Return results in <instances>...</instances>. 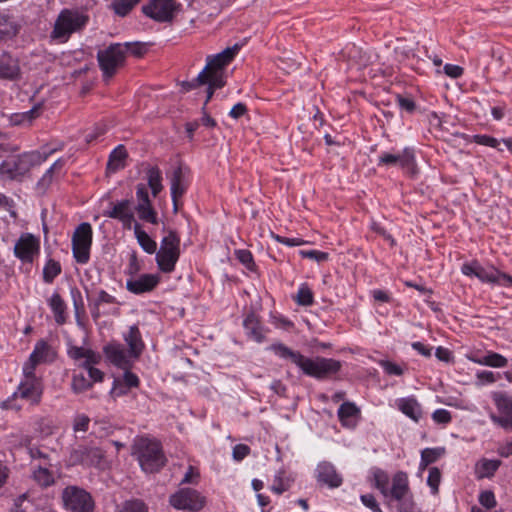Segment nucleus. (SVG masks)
Here are the masks:
<instances>
[{
    "label": "nucleus",
    "instance_id": "nucleus-45",
    "mask_svg": "<svg viewBox=\"0 0 512 512\" xmlns=\"http://www.w3.org/2000/svg\"><path fill=\"white\" fill-rule=\"evenodd\" d=\"M473 142L479 145L488 146L497 149L498 151H503L501 147V141L485 134H476L472 137Z\"/></svg>",
    "mask_w": 512,
    "mask_h": 512
},
{
    "label": "nucleus",
    "instance_id": "nucleus-35",
    "mask_svg": "<svg viewBox=\"0 0 512 512\" xmlns=\"http://www.w3.org/2000/svg\"><path fill=\"white\" fill-rule=\"evenodd\" d=\"M20 26L8 15H0V37L12 38L19 32Z\"/></svg>",
    "mask_w": 512,
    "mask_h": 512
},
{
    "label": "nucleus",
    "instance_id": "nucleus-19",
    "mask_svg": "<svg viewBox=\"0 0 512 512\" xmlns=\"http://www.w3.org/2000/svg\"><path fill=\"white\" fill-rule=\"evenodd\" d=\"M55 357L56 353L52 347L45 340H39L35 344L28 361L24 364L23 371L32 374L38 364L52 362Z\"/></svg>",
    "mask_w": 512,
    "mask_h": 512
},
{
    "label": "nucleus",
    "instance_id": "nucleus-57",
    "mask_svg": "<svg viewBox=\"0 0 512 512\" xmlns=\"http://www.w3.org/2000/svg\"><path fill=\"white\" fill-rule=\"evenodd\" d=\"M432 419L438 424H448L451 422L452 416L446 409H437L432 413Z\"/></svg>",
    "mask_w": 512,
    "mask_h": 512
},
{
    "label": "nucleus",
    "instance_id": "nucleus-42",
    "mask_svg": "<svg viewBox=\"0 0 512 512\" xmlns=\"http://www.w3.org/2000/svg\"><path fill=\"white\" fill-rule=\"evenodd\" d=\"M91 387L92 382L83 373L73 375L71 388L74 393H82Z\"/></svg>",
    "mask_w": 512,
    "mask_h": 512
},
{
    "label": "nucleus",
    "instance_id": "nucleus-56",
    "mask_svg": "<svg viewBox=\"0 0 512 512\" xmlns=\"http://www.w3.org/2000/svg\"><path fill=\"white\" fill-rule=\"evenodd\" d=\"M501 465L500 460H484L482 463L483 476L491 477Z\"/></svg>",
    "mask_w": 512,
    "mask_h": 512
},
{
    "label": "nucleus",
    "instance_id": "nucleus-21",
    "mask_svg": "<svg viewBox=\"0 0 512 512\" xmlns=\"http://www.w3.org/2000/svg\"><path fill=\"white\" fill-rule=\"evenodd\" d=\"M188 173V168L179 165L173 170L170 177V190L174 212H177L178 200L185 194L188 188Z\"/></svg>",
    "mask_w": 512,
    "mask_h": 512
},
{
    "label": "nucleus",
    "instance_id": "nucleus-30",
    "mask_svg": "<svg viewBox=\"0 0 512 512\" xmlns=\"http://www.w3.org/2000/svg\"><path fill=\"white\" fill-rule=\"evenodd\" d=\"M128 154L124 145L117 146L109 155L107 162V170L109 172H116L125 167V160Z\"/></svg>",
    "mask_w": 512,
    "mask_h": 512
},
{
    "label": "nucleus",
    "instance_id": "nucleus-50",
    "mask_svg": "<svg viewBox=\"0 0 512 512\" xmlns=\"http://www.w3.org/2000/svg\"><path fill=\"white\" fill-rule=\"evenodd\" d=\"M209 81V79L206 77L205 73L201 71L196 78H194L191 81H183L181 86L184 91L188 92L191 91L201 85H205L206 82Z\"/></svg>",
    "mask_w": 512,
    "mask_h": 512
},
{
    "label": "nucleus",
    "instance_id": "nucleus-14",
    "mask_svg": "<svg viewBox=\"0 0 512 512\" xmlns=\"http://www.w3.org/2000/svg\"><path fill=\"white\" fill-rule=\"evenodd\" d=\"M40 252V240L31 233H22L14 246V255L24 264H32Z\"/></svg>",
    "mask_w": 512,
    "mask_h": 512
},
{
    "label": "nucleus",
    "instance_id": "nucleus-31",
    "mask_svg": "<svg viewBox=\"0 0 512 512\" xmlns=\"http://www.w3.org/2000/svg\"><path fill=\"white\" fill-rule=\"evenodd\" d=\"M146 179L153 197H157L163 190L161 170L157 166L149 167L146 171Z\"/></svg>",
    "mask_w": 512,
    "mask_h": 512
},
{
    "label": "nucleus",
    "instance_id": "nucleus-55",
    "mask_svg": "<svg viewBox=\"0 0 512 512\" xmlns=\"http://www.w3.org/2000/svg\"><path fill=\"white\" fill-rule=\"evenodd\" d=\"M396 101L402 110L408 113H413L416 109V104L412 98L404 97L400 94L396 95Z\"/></svg>",
    "mask_w": 512,
    "mask_h": 512
},
{
    "label": "nucleus",
    "instance_id": "nucleus-63",
    "mask_svg": "<svg viewBox=\"0 0 512 512\" xmlns=\"http://www.w3.org/2000/svg\"><path fill=\"white\" fill-rule=\"evenodd\" d=\"M88 370V379L93 382H101L103 380V372L97 368L90 366V362L84 365Z\"/></svg>",
    "mask_w": 512,
    "mask_h": 512
},
{
    "label": "nucleus",
    "instance_id": "nucleus-46",
    "mask_svg": "<svg viewBox=\"0 0 512 512\" xmlns=\"http://www.w3.org/2000/svg\"><path fill=\"white\" fill-rule=\"evenodd\" d=\"M119 512H148V507L142 500H127L123 503Z\"/></svg>",
    "mask_w": 512,
    "mask_h": 512
},
{
    "label": "nucleus",
    "instance_id": "nucleus-40",
    "mask_svg": "<svg viewBox=\"0 0 512 512\" xmlns=\"http://www.w3.org/2000/svg\"><path fill=\"white\" fill-rule=\"evenodd\" d=\"M292 480L289 477H285V472L280 470L274 477L273 485L271 490L276 494H282L287 491L291 486Z\"/></svg>",
    "mask_w": 512,
    "mask_h": 512
},
{
    "label": "nucleus",
    "instance_id": "nucleus-60",
    "mask_svg": "<svg viewBox=\"0 0 512 512\" xmlns=\"http://www.w3.org/2000/svg\"><path fill=\"white\" fill-rule=\"evenodd\" d=\"M125 373H124V376H123V384L127 387V388H134V387H138L139 386V378L136 374L130 372L128 369H125Z\"/></svg>",
    "mask_w": 512,
    "mask_h": 512
},
{
    "label": "nucleus",
    "instance_id": "nucleus-62",
    "mask_svg": "<svg viewBox=\"0 0 512 512\" xmlns=\"http://www.w3.org/2000/svg\"><path fill=\"white\" fill-rule=\"evenodd\" d=\"M381 366L383 367L384 371L389 375L400 376L403 374V369L399 365L391 361H383L381 363Z\"/></svg>",
    "mask_w": 512,
    "mask_h": 512
},
{
    "label": "nucleus",
    "instance_id": "nucleus-6",
    "mask_svg": "<svg viewBox=\"0 0 512 512\" xmlns=\"http://www.w3.org/2000/svg\"><path fill=\"white\" fill-rule=\"evenodd\" d=\"M239 50L240 46L235 44L232 47H227L216 55L207 57L206 66L202 71L213 86H225V68L234 59Z\"/></svg>",
    "mask_w": 512,
    "mask_h": 512
},
{
    "label": "nucleus",
    "instance_id": "nucleus-7",
    "mask_svg": "<svg viewBox=\"0 0 512 512\" xmlns=\"http://www.w3.org/2000/svg\"><path fill=\"white\" fill-rule=\"evenodd\" d=\"M180 257V237L174 230L162 238L160 248L156 251V263L160 271L171 273Z\"/></svg>",
    "mask_w": 512,
    "mask_h": 512
},
{
    "label": "nucleus",
    "instance_id": "nucleus-38",
    "mask_svg": "<svg viewBox=\"0 0 512 512\" xmlns=\"http://www.w3.org/2000/svg\"><path fill=\"white\" fill-rule=\"evenodd\" d=\"M61 272V264L54 259H49L43 268V281L51 284Z\"/></svg>",
    "mask_w": 512,
    "mask_h": 512
},
{
    "label": "nucleus",
    "instance_id": "nucleus-47",
    "mask_svg": "<svg viewBox=\"0 0 512 512\" xmlns=\"http://www.w3.org/2000/svg\"><path fill=\"white\" fill-rule=\"evenodd\" d=\"M440 482H441V472H440L439 468L431 467L429 469L427 484L431 488L432 494H434V495L438 494Z\"/></svg>",
    "mask_w": 512,
    "mask_h": 512
},
{
    "label": "nucleus",
    "instance_id": "nucleus-23",
    "mask_svg": "<svg viewBox=\"0 0 512 512\" xmlns=\"http://www.w3.org/2000/svg\"><path fill=\"white\" fill-rule=\"evenodd\" d=\"M131 206V200L124 199L113 204L112 208L105 211L104 215L109 218L119 220L125 227H130L131 223L134 221V214Z\"/></svg>",
    "mask_w": 512,
    "mask_h": 512
},
{
    "label": "nucleus",
    "instance_id": "nucleus-33",
    "mask_svg": "<svg viewBox=\"0 0 512 512\" xmlns=\"http://www.w3.org/2000/svg\"><path fill=\"white\" fill-rule=\"evenodd\" d=\"M134 234L140 247L148 254H154L157 251V243L144 230L140 224L134 226Z\"/></svg>",
    "mask_w": 512,
    "mask_h": 512
},
{
    "label": "nucleus",
    "instance_id": "nucleus-10",
    "mask_svg": "<svg viewBox=\"0 0 512 512\" xmlns=\"http://www.w3.org/2000/svg\"><path fill=\"white\" fill-rule=\"evenodd\" d=\"M92 245V227L89 223H81L72 236L73 257L79 264H86L90 259Z\"/></svg>",
    "mask_w": 512,
    "mask_h": 512
},
{
    "label": "nucleus",
    "instance_id": "nucleus-1",
    "mask_svg": "<svg viewBox=\"0 0 512 512\" xmlns=\"http://www.w3.org/2000/svg\"><path fill=\"white\" fill-rule=\"evenodd\" d=\"M275 355L284 360H289L306 376L323 380L337 374L342 367L339 360L317 356L309 358L301 352L292 350L283 343H274L268 347Z\"/></svg>",
    "mask_w": 512,
    "mask_h": 512
},
{
    "label": "nucleus",
    "instance_id": "nucleus-17",
    "mask_svg": "<svg viewBox=\"0 0 512 512\" xmlns=\"http://www.w3.org/2000/svg\"><path fill=\"white\" fill-rule=\"evenodd\" d=\"M104 457V451L96 446L80 444L70 453V461L73 464L97 466Z\"/></svg>",
    "mask_w": 512,
    "mask_h": 512
},
{
    "label": "nucleus",
    "instance_id": "nucleus-53",
    "mask_svg": "<svg viewBox=\"0 0 512 512\" xmlns=\"http://www.w3.org/2000/svg\"><path fill=\"white\" fill-rule=\"evenodd\" d=\"M90 418L85 414L76 415L73 421V430L75 432H86L88 430Z\"/></svg>",
    "mask_w": 512,
    "mask_h": 512
},
{
    "label": "nucleus",
    "instance_id": "nucleus-13",
    "mask_svg": "<svg viewBox=\"0 0 512 512\" xmlns=\"http://www.w3.org/2000/svg\"><path fill=\"white\" fill-rule=\"evenodd\" d=\"M378 166H399L405 173L415 175L417 172L414 150L406 147L401 153H383L379 156Z\"/></svg>",
    "mask_w": 512,
    "mask_h": 512
},
{
    "label": "nucleus",
    "instance_id": "nucleus-61",
    "mask_svg": "<svg viewBox=\"0 0 512 512\" xmlns=\"http://www.w3.org/2000/svg\"><path fill=\"white\" fill-rule=\"evenodd\" d=\"M362 503L370 508L373 512H382L375 497L372 494H365L361 496Z\"/></svg>",
    "mask_w": 512,
    "mask_h": 512
},
{
    "label": "nucleus",
    "instance_id": "nucleus-49",
    "mask_svg": "<svg viewBox=\"0 0 512 512\" xmlns=\"http://www.w3.org/2000/svg\"><path fill=\"white\" fill-rule=\"evenodd\" d=\"M296 301L299 305L309 306L313 303V293L307 286H302L298 290Z\"/></svg>",
    "mask_w": 512,
    "mask_h": 512
},
{
    "label": "nucleus",
    "instance_id": "nucleus-22",
    "mask_svg": "<svg viewBox=\"0 0 512 512\" xmlns=\"http://www.w3.org/2000/svg\"><path fill=\"white\" fill-rule=\"evenodd\" d=\"M104 353L107 359L115 366L121 369H128L131 365V357L128 350H125L122 344L112 342L104 347Z\"/></svg>",
    "mask_w": 512,
    "mask_h": 512
},
{
    "label": "nucleus",
    "instance_id": "nucleus-37",
    "mask_svg": "<svg viewBox=\"0 0 512 512\" xmlns=\"http://www.w3.org/2000/svg\"><path fill=\"white\" fill-rule=\"evenodd\" d=\"M38 108L33 107L29 111L22 113H14L9 116V121L12 126H20L25 124H30L33 119H35L38 115Z\"/></svg>",
    "mask_w": 512,
    "mask_h": 512
},
{
    "label": "nucleus",
    "instance_id": "nucleus-5",
    "mask_svg": "<svg viewBox=\"0 0 512 512\" xmlns=\"http://www.w3.org/2000/svg\"><path fill=\"white\" fill-rule=\"evenodd\" d=\"M88 20V15L77 9H63L55 20L50 37L65 43L73 33L80 32L87 25Z\"/></svg>",
    "mask_w": 512,
    "mask_h": 512
},
{
    "label": "nucleus",
    "instance_id": "nucleus-64",
    "mask_svg": "<svg viewBox=\"0 0 512 512\" xmlns=\"http://www.w3.org/2000/svg\"><path fill=\"white\" fill-rule=\"evenodd\" d=\"M94 302H96V306H101L102 304H114L116 303V298L107 293L105 290H100Z\"/></svg>",
    "mask_w": 512,
    "mask_h": 512
},
{
    "label": "nucleus",
    "instance_id": "nucleus-48",
    "mask_svg": "<svg viewBox=\"0 0 512 512\" xmlns=\"http://www.w3.org/2000/svg\"><path fill=\"white\" fill-rule=\"evenodd\" d=\"M69 356L74 360H79L82 358H86L88 362H92L93 352L88 349H84L83 347L73 346L68 350Z\"/></svg>",
    "mask_w": 512,
    "mask_h": 512
},
{
    "label": "nucleus",
    "instance_id": "nucleus-41",
    "mask_svg": "<svg viewBox=\"0 0 512 512\" xmlns=\"http://www.w3.org/2000/svg\"><path fill=\"white\" fill-rule=\"evenodd\" d=\"M476 362L481 365L502 368L507 365L508 360L501 354L490 352L487 355H485L481 360H477Z\"/></svg>",
    "mask_w": 512,
    "mask_h": 512
},
{
    "label": "nucleus",
    "instance_id": "nucleus-43",
    "mask_svg": "<svg viewBox=\"0 0 512 512\" xmlns=\"http://www.w3.org/2000/svg\"><path fill=\"white\" fill-rule=\"evenodd\" d=\"M139 1L140 0H114L111 6L117 15L124 17Z\"/></svg>",
    "mask_w": 512,
    "mask_h": 512
},
{
    "label": "nucleus",
    "instance_id": "nucleus-44",
    "mask_svg": "<svg viewBox=\"0 0 512 512\" xmlns=\"http://www.w3.org/2000/svg\"><path fill=\"white\" fill-rule=\"evenodd\" d=\"M126 50H124L125 57L127 54H131L134 57L141 58L147 52V46L142 42H126L122 44Z\"/></svg>",
    "mask_w": 512,
    "mask_h": 512
},
{
    "label": "nucleus",
    "instance_id": "nucleus-28",
    "mask_svg": "<svg viewBox=\"0 0 512 512\" xmlns=\"http://www.w3.org/2000/svg\"><path fill=\"white\" fill-rule=\"evenodd\" d=\"M48 305L51 308L55 322L58 325H63L66 322V310L67 305L61 295L57 292L53 293L50 299L48 300Z\"/></svg>",
    "mask_w": 512,
    "mask_h": 512
},
{
    "label": "nucleus",
    "instance_id": "nucleus-4",
    "mask_svg": "<svg viewBox=\"0 0 512 512\" xmlns=\"http://www.w3.org/2000/svg\"><path fill=\"white\" fill-rule=\"evenodd\" d=\"M133 454L137 457L141 468L148 473L159 471L166 463L161 443L155 439L141 437L133 446Z\"/></svg>",
    "mask_w": 512,
    "mask_h": 512
},
{
    "label": "nucleus",
    "instance_id": "nucleus-34",
    "mask_svg": "<svg viewBox=\"0 0 512 512\" xmlns=\"http://www.w3.org/2000/svg\"><path fill=\"white\" fill-rule=\"evenodd\" d=\"M135 210L138 214V217L140 220L151 223V224H157L158 217L157 212L152 206L151 200H147L145 202L137 203L135 206Z\"/></svg>",
    "mask_w": 512,
    "mask_h": 512
},
{
    "label": "nucleus",
    "instance_id": "nucleus-11",
    "mask_svg": "<svg viewBox=\"0 0 512 512\" xmlns=\"http://www.w3.org/2000/svg\"><path fill=\"white\" fill-rule=\"evenodd\" d=\"M64 508L71 512H93L94 501L91 495L77 486H67L62 491Z\"/></svg>",
    "mask_w": 512,
    "mask_h": 512
},
{
    "label": "nucleus",
    "instance_id": "nucleus-2",
    "mask_svg": "<svg viewBox=\"0 0 512 512\" xmlns=\"http://www.w3.org/2000/svg\"><path fill=\"white\" fill-rule=\"evenodd\" d=\"M373 479L375 487L380 490L386 499L398 503L397 509L399 512H413L414 501L405 472L399 471L393 476L390 489L388 488L389 476L385 471L376 468L373 471Z\"/></svg>",
    "mask_w": 512,
    "mask_h": 512
},
{
    "label": "nucleus",
    "instance_id": "nucleus-24",
    "mask_svg": "<svg viewBox=\"0 0 512 512\" xmlns=\"http://www.w3.org/2000/svg\"><path fill=\"white\" fill-rule=\"evenodd\" d=\"M159 276L155 274H142L138 278L127 280L126 288L133 294H142L152 291L159 283Z\"/></svg>",
    "mask_w": 512,
    "mask_h": 512
},
{
    "label": "nucleus",
    "instance_id": "nucleus-52",
    "mask_svg": "<svg viewBox=\"0 0 512 512\" xmlns=\"http://www.w3.org/2000/svg\"><path fill=\"white\" fill-rule=\"evenodd\" d=\"M299 253L303 258H309L318 263L324 262L329 258L328 253L318 250H301Z\"/></svg>",
    "mask_w": 512,
    "mask_h": 512
},
{
    "label": "nucleus",
    "instance_id": "nucleus-20",
    "mask_svg": "<svg viewBox=\"0 0 512 512\" xmlns=\"http://www.w3.org/2000/svg\"><path fill=\"white\" fill-rule=\"evenodd\" d=\"M174 9L173 0H151L142 7V11L146 16L158 22L171 21Z\"/></svg>",
    "mask_w": 512,
    "mask_h": 512
},
{
    "label": "nucleus",
    "instance_id": "nucleus-8",
    "mask_svg": "<svg viewBox=\"0 0 512 512\" xmlns=\"http://www.w3.org/2000/svg\"><path fill=\"white\" fill-rule=\"evenodd\" d=\"M124 50L122 43H113L98 51V64L105 78L114 76L117 69L125 64Z\"/></svg>",
    "mask_w": 512,
    "mask_h": 512
},
{
    "label": "nucleus",
    "instance_id": "nucleus-12",
    "mask_svg": "<svg viewBox=\"0 0 512 512\" xmlns=\"http://www.w3.org/2000/svg\"><path fill=\"white\" fill-rule=\"evenodd\" d=\"M169 503L177 510L199 512L206 504V498L192 488H182L169 497Z\"/></svg>",
    "mask_w": 512,
    "mask_h": 512
},
{
    "label": "nucleus",
    "instance_id": "nucleus-36",
    "mask_svg": "<svg viewBox=\"0 0 512 512\" xmlns=\"http://www.w3.org/2000/svg\"><path fill=\"white\" fill-rule=\"evenodd\" d=\"M445 454L444 447L425 448L421 452L420 468L424 469L428 465L436 462L440 457Z\"/></svg>",
    "mask_w": 512,
    "mask_h": 512
},
{
    "label": "nucleus",
    "instance_id": "nucleus-18",
    "mask_svg": "<svg viewBox=\"0 0 512 512\" xmlns=\"http://www.w3.org/2000/svg\"><path fill=\"white\" fill-rule=\"evenodd\" d=\"M315 478L320 486H326L330 489L338 488L343 483L342 475L329 461H321L318 463L315 469Z\"/></svg>",
    "mask_w": 512,
    "mask_h": 512
},
{
    "label": "nucleus",
    "instance_id": "nucleus-15",
    "mask_svg": "<svg viewBox=\"0 0 512 512\" xmlns=\"http://www.w3.org/2000/svg\"><path fill=\"white\" fill-rule=\"evenodd\" d=\"M23 373L25 380L19 384L14 396L25 399L31 404H38L43 393L42 382L36 377L35 371H32V374H29L28 371H23Z\"/></svg>",
    "mask_w": 512,
    "mask_h": 512
},
{
    "label": "nucleus",
    "instance_id": "nucleus-16",
    "mask_svg": "<svg viewBox=\"0 0 512 512\" xmlns=\"http://www.w3.org/2000/svg\"><path fill=\"white\" fill-rule=\"evenodd\" d=\"M493 401L500 415H491V420L504 429L512 428V397L503 392H495Z\"/></svg>",
    "mask_w": 512,
    "mask_h": 512
},
{
    "label": "nucleus",
    "instance_id": "nucleus-25",
    "mask_svg": "<svg viewBox=\"0 0 512 512\" xmlns=\"http://www.w3.org/2000/svg\"><path fill=\"white\" fill-rule=\"evenodd\" d=\"M123 339L128 346V354L133 359H138L145 349V343L138 325H132L123 334Z\"/></svg>",
    "mask_w": 512,
    "mask_h": 512
},
{
    "label": "nucleus",
    "instance_id": "nucleus-9",
    "mask_svg": "<svg viewBox=\"0 0 512 512\" xmlns=\"http://www.w3.org/2000/svg\"><path fill=\"white\" fill-rule=\"evenodd\" d=\"M462 273L467 276H476L482 282L498 284L501 286H512V276L500 272L494 267L485 268L478 262L465 263L462 265Z\"/></svg>",
    "mask_w": 512,
    "mask_h": 512
},
{
    "label": "nucleus",
    "instance_id": "nucleus-39",
    "mask_svg": "<svg viewBox=\"0 0 512 512\" xmlns=\"http://www.w3.org/2000/svg\"><path fill=\"white\" fill-rule=\"evenodd\" d=\"M359 412L360 410L354 403L344 402L338 409V418L344 426H347L349 419L355 417Z\"/></svg>",
    "mask_w": 512,
    "mask_h": 512
},
{
    "label": "nucleus",
    "instance_id": "nucleus-27",
    "mask_svg": "<svg viewBox=\"0 0 512 512\" xmlns=\"http://www.w3.org/2000/svg\"><path fill=\"white\" fill-rule=\"evenodd\" d=\"M243 327L246 334L252 340L261 343L265 339L263 327L261 325L259 317L253 312L247 313L243 320Z\"/></svg>",
    "mask_w": 512,
    "mask_h": 512
},
{
    "label": "nucleus",
    "instance_id": "nucleus-32",
    "mask_svg": "<svg viewBox=\"0 0 512 512\" xmlns=\"http://www.w3.org/2000/svg\"><path fill=\"white\" fill-rule=\"evenodd\" d=\"M50 465L38 464L34 467L32 477L41 487H49L54 484V476L49 470Z\"/></svg>",
    "mask_w": 512,
    "mask_h": 512
},
{
    "label": "nucleus",
    "instance_id": "nucleus-54",
    "mask_svg": "<svg viewBox=\"0 0 512 512\" xmlns=\"http://www.w3.org/2000/svg\"><path fill=\"white\" fill-rule=\"evenodd\" d=\"M479 503L487 509L494 508L496 506L494 493L490 490L481 492L479 495Z\"/></svg>",
    "mask_w": 512,
    "mask_h": 512
},
{
    "label": "nucleus",
    "instance_id": "nucleus-3",
    "mask_svg": "<svg viewBox=\"0 0 512 512\" xmlns=\"http://www.w3.org/2000/svg\"><path fill=\"white\" fill-rule=\"evenodd\" d=\"M53 150L40 152L30 151L11 156L0 165V174L9 180H17L26 175L34 166L44 162Z\"/></svg>",
    "mask_w": 512,
    "mask_h": 512
},
{
    "label": "nucleus",
    "instance_id": "nucleus-26",
    "mask_svg": "<svg viewBox=\"0 0 512 512\" xmlns=\"http://www.w3.org/2000/svg\"><path fill=\"white\" fill-rule=\"evenodd\" d=\"M20 76V66L16 58L8 53L0 55V79L14 81Z\"/></svg>",
    "mask_w": 512,
    "mask_h": 512
},
{
    "label": "nucleus",
    "instance_id": "nucleus-29",
    "mask_svg": "<svg viewBox=\"0 0 512 512\" xmlns=\"http://www.w3.org/2000/svg\"><path fill=\"white\" fill-rule=\"evenodd\" d=\"M398 408L403 414L415 422H418L422 417L421 406L414 398L408 397L400 399L398 402Z\"/></svg>",
    "mask_w": 512,
    "mask_h": 512
},
{
    "label": "nucleus",
    "instance_id": "nucleus-51",
    "mask_svg": "<svg viewBox=\"0 0 512 512\" xmlns=\"http://www.w3.org/2000/svg\"><path fill=\"white\" fill-rule=\"evenodd\" d=\"M235 256L247 269L252 270L254 267V261L252 253L246 249H239L235 251Z\"/></svg>",
    "mask_w": 512,
    "mask_h": 512
},
{
    "label": "nucleus",
    "instance_id": "nucleus-58",
    "mask_svg": "<svg viewBox=\"0 0 512 512\" xmlns=\"http://www.w3.org/2000/svg\"><path fill=\"white\" fill-rule=\"evenodd\" d=\"M250 447L246 444H237L233 448L232 456L236 461H241L250 454Z\"/></svg>",
    "mask_w": 512,
    "mask_h": 512
},
{
    "label": "nucleus",
    "instance_id": "nucleus-59",
    "mask_svg": "<svg viewBox=\"0 0 512 512\" xmlns=\"http://www.w3.org/2000/svg\"><path fill=\"white\" fill-rule=\"evenodd\" d=\"M29 455L33 460H40L39 464L51 465L48 454L42 452L38 447H30Z\"/></svg>",
    "mask_w": 512,
    "mask_h": 512
}]
</instances>
